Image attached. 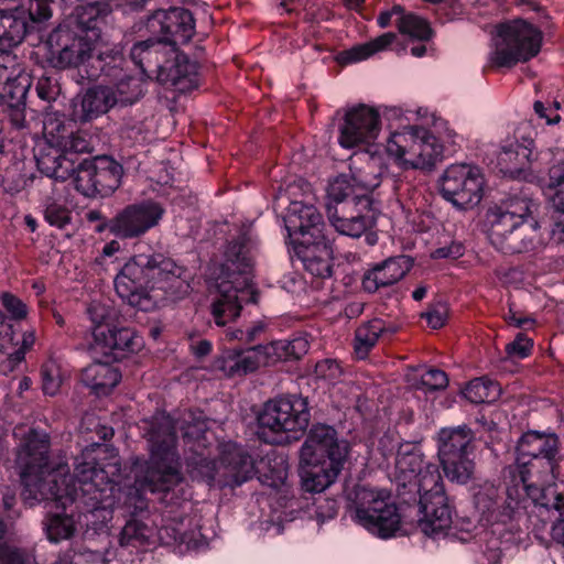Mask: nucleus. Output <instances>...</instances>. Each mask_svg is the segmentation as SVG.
Wrapping results in <instances>:
<instances>
[{"instance_id": "5701e85b", "label": "nucleus", "mask_w": 564, "mask_h": 564, "mask_svg": "<svg viewBox=\"0 0 564 564\" xmlns=\"http://www.w3.org/2000/svg\"><path fill=\"white\" fill-rule=\"evenodd\" d=\"M387 116L389 120L387 132L391 127L400 126H417L427 131L441 147V155L437 160V164L443 160L445 149L442 140L431 130V128L436 129L443 139L449 142H455L457 134L449 127L448 122L427 107L420 106L409 109L391 107L388 109Z\"/></svg>"}, {"instance_id": "7c9ffc66", "label": "nucleus", "mask_w": 564, "mask_h": 564, "mask_svg": "<svg viewBox=\"0 0 564 564\" xmlns=\"http://www.w3.org/2000/svg\"><path fill=\"white\" fill-rule=\"evenodd\" d=\"M474 435L466 426L444 427L437 434L440 460L473 453Z\"/></svg>"}, {"instance_id": "8fccbe9b", "label": "nucleus", "mask_w": 564, "mask_h": 564, "mask_svg": "<svg viewBox=\"0 0 564 564\" xmlns=\"http://www.w3.org/2000/svg\"><path fill=\"white\" fill-rule=\"evenodd\" d=\"M315 377L328 384H335L341 377V368L334 359H323L315 365Z\"/></svg>"}, {"instance_id": "5fc2aeb1", "label": "nucleus", "mask_w": 564, "mask_h": 564, "mask_svg": "<svg viewBox=\"0 0 564 564\" xmlns=\"http://www.w3.org/2000/svg\"><path fill=\"white\" fill-rule=\"evenodd\" d=\"M1 303L12 319L21 321L28 316L26 304L15 295L8 292L3 293Z\"/></svg>"}, {"instance_id": "a878e982", "label": "nucleus", "mask_w": 564, "mask_h": 564, "mask_svg": "<svg viewBox=\"0 0 564 564\" xmlns=\"http://www.w3.org/2000/svg\"><path fill=\"white\" fill-rule=\"evenodd\" d=\"M143 338L131 328H111L98 326L94 330V347L105 355L111 354L115 358L134 354L143 348Z\"/></svg>"}, {"instance_id": "864d4df0", "label": "nucleus", "mask_w": 564, "mask_h": 564, "mask_svg": "<svg viewBox=\"0 0 564 564\" xmlns=\"http://www.w3.org/2000/svg\"><path fill=\"white\" fill-rule=\"evenodd\" d=\"M45 220L57 228H64L70 221V212L63 205L52 203L44 212Z\"/></svg>"}, {"instance_id": "4be33fe9", "label": "nucleus", "mask_w": 564, "mask_h": 564, "mask_svg": "<svg viewBox=\"0 0 564 564\" xmlns=\"http://www.w3.org/2000/svg\"><path fill=\"white\" fill-rule=\"evenodd\" d=\"M165 214L159 202L148 199L127 206L110 223L109 230L121 238L139 237L156 227Z\"/></svg>"}, {"instance_id": "4468645a", "label": "nucleus", "mask_w": 564, "mask_h": 564, "mask_svg": "<svg viewBox=\"0 0 564 564\" xmlns=\"http://www.w3.org/2000/svg\"><path fill=\"white\" fill-rule=\"evenodd\" d=\"M542 31L534 24L516 19L495 28L488 55L490 66L510 68L518 63H525L541 51Z\"/></svg>"}, {"instance_id": "6e6d98bb", "label": "nucleus", "mask_w": 564, "mask_h": 564, "mask_svg": "<svg viewBox=\"0 0 564 564\" xmlns=\"http://www.w3.org/2000/svg\"><path fill=\"white\" fill-rule=\"evenodd\" d=\"M422 316L432 328L437 329L444 326L448 316V307L444 302H436Z\"/></svg>"}, {"instance_id": "9d476101", "label": "nucleus", "mask_w": 564, "mask_h": 564, "mask_svg": "<svg viewBox=\"0 0 564 564\" xmlns=\"http://www.w3.org/2000/svg\"><path fill=\"white\" fill-rule=\"evenodd\" d=\"M426 477L419 491V529L435 541H467L471 522L455 520V507L444 490L441 473L433 469Z\"/></svg>"}, {"instance_id": "f704fd0d", "label": "nucleus", "mask_w": 564, "mask_h": 564, "mask_svg": "<svg viewBox=\"0 0 564 564\" xmlns=\"http://www.w3.org/2000/svg\"><path fill=\"white\" fill-rule=\"evenodd\" d=\"M107 86L89 88L80 100V111L75 108L74 116L80 121L93 120L113 108Z\"/></svg>"}, {"instance_id": "4c0bfd02", "label": "nucleus", "mask_w": 564, "mask_h": 564, "mask_svg": "<svg viewBox=\"0 0 564 564\" xmlns=\"http://www.w3.org/2000/svg\"><path fill=\"white\" fill-rule=\"evenodd\" d=\"M470 454H463L440 460L445 476L453 482L467 484L475 475V463Z\"/></svg>"}, {"instance_id": "69168bd1", "label": "nucleus", "mask_w": 564, "mask_h": 564, "mask_svg": "<svg viewBox=\"0 0 564 564\" xmlns=\"http://www.w3.org/2000/svg\"><path fill=\"white\" fill-rule=\"evenodd\" d=\"M387 443H390V440L389 437H382L380 440V447L378 448V451L381 453V456H382V460H379V458H377V454L375 452L371 453V456L378 460V464L379 465H383L386 462H388L389 457L392 456L393 454V449H394V445H392L389 449L386 447V444Z\"/></svg>"}, {"instance_id": "412c9836", "label": "nucleus", "mask_w": 564, "mask_h": 564, "mask_svg": "<svg viewBox=\"0 0 564 564\" xmlns=\"http://www.w3.org/2000/svg\"><path fill=\"white\" fill-rule=\"evenodd\" d=\"M143 56L149 72H152V65L156 68V79L160 84L178 93H187L198 86L197 63L177 50L175 53L159 55V62L154 55L151 58L148 55Z\"/></svg>"}, {"instance_id": "c03bdc74", "label": "nucleus", "mask_w": 564, "mask_h": 564, "mask_svg": "<svg viewBox=\"0 0 564 564\" xmlns=\"http://www.w3.org/2000/svg\"><path fill=\"white\" fill-rule=\"evenodd\" d=\"M267 463L269 470L262 471L259 469V480L268 487L280 489L284 486L288 478L286 462L282 457L274 458L273 460L267 457Z\"/></svg>"}, {"instance_id": "603ef678", "label": "nucleus", "mask_w": 564, "mask_h": 564, "mask_svg": "<svg viewBox=\"0 0 564 564\" xmlns=\"http://www.w3.org/2000/svg\"><path fill=\"white\" fill-rule=\"evenodd\" d=\"M533 341L527 335L519 333L514 340L506 346V352L509 358L524 359L532 350Z\"/></svg>"}, {"instance_id": "4d7b16f0", "label": "nucleus", "mask_w": 564, "mask_h": 564, "mask_svg": "<svg viewBox=\"0 0 564 564\" xmlns=\"http://www.w3.org/2000/svg\"><path fill=\"white\" fill-rule=\"evenodd\" d=\"M553 507L557 518L552 524L551 535L554 541L564 545V492L556 496Z\"/></svg>"}, {"instance_id": "3c124183", "label": "nucleus", "mask_w": 564, "mask_h": 564, "mask_svg": "<svg viewBox=\"0 0 564 564\" xmlns=\"http://www.w3.org/2000/svg\"><path fill=\"white\" fill-rule=\"evenodd\" d=\"M447 384V375L440 369H429L421 373L420 388L426 391L445 389Z\"/></svg>"}, {"instance_id": "680f3d73", "label": "nucleus", "mask_w": 564, "mask_h": 564, "mask_svg": "<svg viewBox=\"0 0 564 564\" xmlns=\"http://www.w3.org/2000/svg\"><path fill=\"white\" fill-rule=\"evenodd\" d=\"M403 9L400 6H394L390 11L381 12L378 17V25L387 28L392 22L399 26V18H401Z\"/></svg>"}, {"instance_id": "393cba45", "label": "nucleus", "mask_w": 564, "mask_h": 564, "mask_svg": "<svg viewBox=\"0 0 564 564\" xmlns=\"http://www.w3.org/2000/svg\"><path fill=\"white\" fill-rule=\"evenodd\" d=\"M438 470V467L430 462L424 460V456L419 447L412 444H405L399 447L395 457V481L403 486H414L417 492L422 490L423 478Z\"/></svg>"}, {"instance_id": "2f4dec72", "label": "nucleus", "mask_w": 564, "mask_h": 564, "mask_svg": "<svg viewBox=\"0 0 564 564\" xmlns=\"http://www.w3.org/2000/svg\"><path fill=\"white\" fill-rule=\"evenodd\" d=\"M82 380L95 394L107 395L120 382L121 373L113 365L94 362L83 370Z\"/></svg>"}, {"instance_id": "1a4fd4ad", "label": "nucleus", "mask_w": 564, "mask_h": 564, "mask_svg": "<svg viewBox=\"0 0 564 564\" xmlns=\"http://www.w3.org/2000/svg\"><path fill=\"white\" fill-rule=\"evenodd\" d=\"M538 204L525 195L510 196L491 206L486 214L488 237L491 243L506 253H522L542 248L546 241L536 221L518 239V231L532 217Z\"/></svg>"}, {"instance_id": "c9c22d12", "label": "nucleus", "mask_w": 564, "mask_h": 564, "mask_svg": "<svg viewBox=\"0 0 564 564\" xmlns=\"http://www.w3.org/2000/svg\"><path fill=\"white\" fill-rule=\"evenodd\" d=\"M36 163L41 173L59 182L73 178L77 170L75 162L66 154H61L57 149L39 156Z\"/></svg>"}, {"instance_id": "e433bc0d", "label": "nucleus", "mask_w": 564, "mask_h": 564, "mask_svg": "<svg viewBox=\"0 0 564 564\" xmlns=\"http://www.w3.org/2000/svg\"><path fill=\"white\" fill-rule=\"evenodd\" d=\"M463 394L471 403H491L499 399L501 388L498 382L481 377L469 381Z\"/></svg>"}, {"instance_id": "052dcab7", "label": "nucleus", "mask_w": 564, "mask_h": 564, "mask_svg": "<svg viewBox=\"0 0 564 564\" xmlns=\"http://www.w3.org/2000/svg\"><path fill=\"white\" fill-rule=\"evenodd\" d=\"M11 346H13L12 326L6 322V317L0 311V351L7 354Z\"/></svg>"}, {"instance_id": "c85d7f7f", "label": "nucleus", "mask_w": 564, "mask_h": 564, "mask_svg": "<svg viewBox=\"0 0 564 564\" xmlns=\"http://www.w3.org/2000/svg\"><path fill=\"white\" fill-rule=\"evenodd\" d=\"M410 260L404 256L389 258L365 273L362 289L368 293H375L380 288L398 282L410 270Z\"/></svg>"}, {"instance_id": "b1692460", "label": "nucleus", "mask_w": 564, "mask_h": 564, "mask_svg": "<svg viewBox=\"0 0 564 564\" xmlns=\"http://www.w3.org/2000/svg\"><path fill=\"white\" fill-rule=\"evenodd\" d=\"M539 155L534 141L523 138L521 141L517 140L501 148L498 164L503 175L532 182L536 178L535 164Z\"/></svg>"}, {"instance_id": "dca6fc26", "label": "nucleus", "mask_w": 564, "mask_h": 564, "mask_svg": "<svg viewBox=\"0 0 564 564\" xmlns=\"http://www.w3.org/2000/svg\"><path fill=\"white\" fill-rule=\"evenodd\" d=\"M307 401L297 395L268 401L258 415L259 433L268 442L289 441L306 430L310 422Z\"/></svg>"}, {"instance_id": "20e7f679", "label": "nucleus", "mask_w": 564, "mask_h": 564, "mask_svg": "<svg viewBox=\"0 0 564 564\" xmlns=\"http://www.w3.org/2000/svg\"><path fill=\"white\" fill-rule=\"evenodd\" d=\"M440 153V144L421 127H391L382 145H372L354 154L349 174L360 192L368 195L380 185L390 163L404 172L429 173L436 167Z\"/></svg>"}, {"instance_id": "cd10ccee", "label": "nucleus", "mask_w": 564, "mask_h": 564, "mask_svg": "<svg viewBox=\"0 0 564 564\" xmlns=\"http://www.w3.org/2000/svg\"><path fill=\"white\" fill-rule=\"evenodd\" d=\"M543 191L554 208L553 225L549 231L550 241L561 243L564 241V164H556L550 169L549 182Z\"/></svg>"}, {"instance_id": "39448f33", "label": "nucleus", "mask_w": 564, "mask_h": 564, "mask_svg": "<svg viewBox=\"0 0 564 564\" xmlns=\"http://www.w3.org/2000/svg\"><path fill=\"white\" fill-rule=\"evenodd\" d=\"M117 294L140 311H152L166 300L188 293L189 274L163 254H139L124 263L116 275Z\"/></svg>"}, {"instance_id": "aec40b11", "label": "nucleus", "mask_w": 564, "mask_h": 564, "mask_svg": "<svg viewBox=\"0 0 564 564\" xmlns=\"http://www.w3.org/2000/svg\"><path fill=\"white\" fill-rule=\"evenodd\" d=\"M109 62L104 63L105 69L99 70L110 77L113 83L106 85L115 107H128L139 102L147 90V82L150 78L148 75V66L143 58V68L133 62L141 70L139 75H129L122 67L123 57L119 51L108 55Z\"/></svg>"}, {"instance_id": "6e6552de", "label": "nucleus", "mask_w": 564, "mask_h": 564, "mask_svg": "<svg viewBox=\"0 0 564 564\" xmlns=\"http://www.w3.org/2000/svg\"><path fill=\"white\" fill-rule=\"evenodd\" d=\"M349 443L326 424L314 425L300 452V477L304 491L319 494L336 482L348 457Z\"/></svg>"}, {"instance_id": "7ed1b4c3", "label": "nucleus", "mask_w": 564, "mask_h": 564, "mask_svg": "<svg viewBox=\"0 0 564 564\" xmlns=\"http://www.w3.org/2000/svg\"><path fill=\"white\" fill-rule=\"evenodd\" d=\"M517 464L510 473L514 475L513 486L507 489V498L499 503L498 488L484 482L474 488V505L479 513V527L474 538L490 563L500 560L505 544L521 540L518 519L527 508L528 498L536 500L550 481V474L533 475L534 464L530 459L544 458L547 471L553 470V459L558 452V437L536 431L524 433L517 445Z\"/></svg>"}, {"instance_id": "a211bd4d", "label": "nucleus", "mask_w": 564, "mask_h": 564, "mask_svg": "<svg viewBox=\"0 0 564 564\" xmlns=\"http://www.w3.org/2000/svg\"><path fill=\"white\" fill-rule=\"evenodd\" d=\"M284 197L289 200L283 218L289 243L292 246L302 240L322 238V215L314 206V195L310 184L303 180L290 183L284 189V194L280 193L279 199Z\"/></svg>"}, {"instance_id": "37998d69", "label": "nucleus", "mask_w": 564, "mask_h": 564, "mask_svg": "<svg viewBox=\"0 0 564 564\" xmlns=\"http://www.w3.org/2000/svg\"><path fill=\"white\" fill-rule=\"evenodd\" d=\"M0 564H50V562L37 556L32 549L3 544L0 545Z\"/></svg>"}, {"instance_id": "a19ab883", "label": "nucleus", "mask_w": 564, "mask_h": 564, "mask_svg": "<svg viewBox=\"0 0 564 564\" xmlns=\"http://www.w3.org/2000/svg\"><path fill=\"white\" fill-rule=\"evenodd\" d=\"M399 32L406 35L411 41L429 42L433 36V31L429 22L413 13L402 12L399 18Z\"/></svg>"}, {"instance_id": "338daca9", "label": "nucleus", "mask_w": 564, "mask_h": 564, "mask_svg": "<svg viewBox=\"0 0 564 564\" xmlns=\"http://www.w3.org/2000/svg\"><path fill=\"white\" fill-rule=\"evenodd\" d=\"M306 4L304 0H280V8L285 12L296 11L300 7L306 9Z\"/></svg>"}, {"instance_id": "f8f14e48", "label": "nucleus", "mask_w": 564, "mask_h": 564, "mask_svg": "<svg viewBox=\"0 0 564 564\" xmlns=\"http://www.w3.org/2000/svg\"><path fill=\"white\" fill-rule=\"evenodd\" d=\"M147 29L154 36L134 44L131 48V59L143 68V55H153L159 62V55L175 53L178 44L187 43L195 33L193 14L184 8H171L155 11L147 22Z\"/></svg>"}, {"instance_id": "f03ea898", "label": "nucleus", "mask_w": 564, "mask_h": 564, "mask_svg": "<svg viewBox=\"0 0 564 564\" xmlns=\"http://www.w3.org/2000/svg\"><path fill=\"white\" fill-rule=\"evenodd\" d=\"M89 444L75 458V475L66 464L48 460V435L34 429L17 427L20 438L15 465L23 486L24 501L34 506L54 501L56 511L45 520L48 541L58 543L80 536L84 543L110 538L115 507L120 502L115 487L106 482L119 471L116 448L102 444L113 435V429L101 425L94 415H85L80 424Z\"/></svg>"}, {"instance_id": "ddd939ff", "label": "nucleus", "mask_w": 564, "mask_h": 564, "mask_svg": "<svg viewBox=\"0 0 564 564\" xmlns=\"http://www.w3.org/2000/svg\"><path fill=\"white\" fill-rule=\"evenodd\" d=\"M310 349L305 336L273 340L248 349H223L214 361V369L227 377L245 376L261 366L273 365L291 358L299 359Z\"/></svg>"}, {"instance_id": "72a5a7b5", "label": "nucleus", "mask_w": 564, "mask_h": 564, "mask_svg": "<svg viewBox=\"0 0 564 564\" xmlns=\"http://www.w3.org/2000/svg\"><path fill=\"white\" fill-rule=\"evenodd\" d=\"M95 172L97 194L108 196L112 194L121 183L122 166L113 159L102 155L91 160Z\"/></svg>"}, {"instance_id": "2eb2a0df", "label": "nucleus", "mask_w": 564, "mask_h": 564, "mask_svg": "<svg viewBox=\"0 0 564 564\" xmlns=\"http://www.w3.org/2000/svg\"><path fill=\"white\" fill-rule=\"evenodd\" d=\"M351 519L382 540L393 538L401 527V514L389 492L367 487L355 490Z\"/></svg>"}, {"instance_id": "bf43d9fd", "label": "nucleus", "mask_w": 564, "mask_h": 564, "mask_svg": "<svg viewBox=\"0 0 564 564\" xmlns=\"http://www.w3.org/2000/svg\"><path fill=\"white\" fill-rule=\"evenodd\" d=\"M560 108L558 102H554L551 106H545L541 101L534 102V111L540 117L546 120L547 124H555L558 123L561 120L560 115L557 113V110Z\"/></svg>"}, {"instance_id": "a18cd8bd", "label": "nucleus", "mask_w": 564, "mask_h": 564, "mask_svg": "<svg viewBox=\"0 0 564 564\" xmlns=\"http://www.w3.org/2000/svg\"><path fill=\"white\" fill-rule=\"evenodd\" d=\"M91 160H85L77 165L73 177L75 188L84 196L91 197L97 195V185L95 182V172Z\"/></svg>"}, {"instance_id": "de8ad7c7", "label": "nucleus", "mask_w": 564, "mask_h": 564, "mask_svg": "<svg viewBox=\"0 0 564 564\" xmlns=\"http://www.w3.org/2000/svg\"><path fill=\"white\" fill-rule=\"evenodd\" d=\"M87 313L93 323V332L98 326H104L107 329L115 325L113 318L116 316V312L111 306L93 301L87 308Z\"/></svg>"}, {"instance_id": "e2e57ef3", "label": "nucleus", "mask_w": 564, "mask_h": 564, "mask_svg": "<svg viewBox=\"0 0 564 564\" xmlns=\"http://www.w3.org/2000/svg\"><path fill=\"white\" fill-rule=\"evenodd\" d=\"M505 318L509 325L518 328L531 329L534 326L533 318L518 316V314L513 311L512 307H510Z\"/></svg>"}, {"instance_id": "f257e3e1", "label": "nucleus", "mask_w": 564, "mask_h": 564, "mask_svg": "<svg viewBox=\"0 0 564 564\" xmlns=\"http://www.w3.org/2000/svg\"><path fill=\"white\" fill-rule=\"evenodd\" d=\"M149 425V460L135 459L130 475L123 479L120 467L116 476L106 479L120 499L115 510H123L127 517L118 534V546L113 549V556L120 564H141L148 551L159 544L174 546L180 553L203 551L209 545L195 517L171 518L159 530L148 508L145 492L161 494L163 500L177 506L189 496L175 449L177 429L183 432L185 446L191 452L186 470L193 480L209 488L235 489L256 474L252 457L237 443L218 444L212 457L209 446L214 435L202 413L187 412L177 420L158 413Z\"/></svg>"}, {"instance_id": "0e129e2a", "label": "nucleus", "mask_w": 564, "mask_h": 564, "mask_svg": "<svg viewBox=\"0 0 564 564\" xmlns=\"http://www.w3.org/2000/svg\"><path fill=\"white\" fill-rule=\"evenodd\" d=\"M462 254V248L458 245H453L451 247H442L436 249L432 257L436 259H444V258H456Z\"/></svg>"}, {"instance_id": "79ce46f5", "label": "nucleus", "mask_w": 564, "mask_h": 564, "mask_svg": "<svg viewBox=\"0 0 564 564\" xmlns=\"http://www.w3.org/2000/svg\"><path fill=\"white\" fill-rule=\"evenodd\" d=\"M42 389L47 395H55L59 391L63 381L66 378L67 370L62 364L53 358L46 360L41 370Z\"/></svg>"}, {"instance_id": "f3484780", "label": "nucleus", "mask_w": 564, "mask_h": 564, "mask_svg": "<svg viewBox=\"0 0 564 564\" xmlns=\"http://www.w3.org/2000/svg\"><path fill=\"white\" fill-rule=\"evenodd\" d=\"M436 188L440 196L454 209L468 212L481 203L486 177L478 165L452 163L438 175Z\"/></svg>"}, {"instance_id": "bb28decb", "label": "nucleus", "mask_w": 564, "mask_h": 564, "mask_svg": "<svg viewBox=\"0 0 564 564\" xmlns=\"http://www.w3.org/2000/svg\"><path fill=\"white\" fill-rule=\"evenodd\" d=\"M292 248L306 272L321 279L332 275L333 251L324 235L319 239L302 240Z\"/></svg>"}, {"instance_id": "0eeeda50", "label": "nucleus", "mask_w": 564, "mask_h": 564, "mask_svg": "<svg viewBox=\"0 0 564 564\" xmlns=\"http://www.w3.org/2000/svg\"><path fill=\"white\" fill-rule=\"evenodd\" d=\"M106 6L88 3L76 9L75 29L59 25L51 35L50 43L56 42L61 50L50 61L57 68H77L82 77L94 79L105 69V52L100 48V25L105 23Z\"/></svg>"}, {"instance_id": "9b49d317", "label": "nucleus", "mask_w": 564, "mask_h": 564, "mask_svg": "<svg viewBox=\"0 0 564 564\" xmlns=\"http://www.w3.org/2000/svg\"><path fill=\"white\" fill-rule=\"evenodd\" d=\"M327 197L336 204L344 203L340 209L327 205V216L332 226L340 235L360 237L375 224V213L369 195L360 192L351 175L341 173L332 178L327 186Z\"/></svg>"}, {"instance_id": "473e14b6", "label": "nucleus", "mask_w": 564, "mask_h": 564, "mask_svg": "<svg viewBox=\"0 0 564 564\" xmlns=\"http://www.w3.org/2000/svg\"><path fill=\"white\" fill-rule=\"evenodd\" d=\"M395 40V33H383L369 42L356 44L339 52L336 56V61L340 65H350L366 61L375 54L386 51L394 43Z\"/></svg>"}, {"instance_id": "58836bf2", "label": "nucleus", "mask_w": 564, "mask_h": 564, "mask_svg": "<svg viewBox=\"0 0 564 564\" xmlns=\"http://www.w3.org/2000/svg\"><path fill=\"white\" fill-rule=\"evenodd\" d=\"M384 330L382 319H372L357 328L355 335V351L358 358L364 359L369 350L376 345Z\"/></svg>"}, {"instance_id": "c756f323", "label": "nucleus", "mask_w": 564, "mask_h": 564, "mask_svg": "<svg viewBox=\"0 0 564 564\" xmlns=\"http://www.w3.org/2000/svg\"><path fill=\"white\" fill-rule=\"evenodd\" d=\"M43 132L52 148L62 152L83 153L89 150L88 141L73 131L55 117L47 116L43 122Z\"/></svg>"}, {"instance_id": "6ab92c4d", "label": "nucleus", "mask_w": 564, "mask_h": 564, "mask_svg": "<svg viewBox=\"0 0 564 564\" xmlns=\"http://www.w3.org/2000/svg\"><path fill=\"white\" fill-rule=\"evenodd\" d=\"M379 111L371 106L359 104L348 108L339 127L338 143L344 149L382 145L378 143L381 133Z\"/></svg>"}, {"instance_id": "423d86ee", "label": "nucleus", "mask_w": 564, "mask_h": 564, "mask_svg": "<svg viewBox=\"0 0 564 564\" xmlns=\"http://www.w3.org/2000/svg\"><path fill=\"white\" fill-rule=\"evenodd\" d=\"M252 242L246 235L229 243L224 261L207 269L212 315L216 325L225 326L235 321L243 303L256 302L257 292L252 283Z\"/></svg>"}, {"instance_id": "49530a36", "label": "nucleus", "mask_w": 564, "mask_h": 564, "mask_svg": "<svg viewBox=\"0 0 564 564\" xmlns=\"http://www.w3.org/2000/svg\"><path fill=\"white\" fill-rule=\"evenodd\" d=\"M108 540L109 538L96 541L94 544L85 543L83 550L75 552L79 564H109L112 560H117L113 556V550L95 547L99 543L108 542Z\"/></svg>"}, {"instance_id": "09e8293b", "label": "nucleus", "mask_w": 564, "mask_h": 564, "mask_svg": "<svg viewBox=\"0 0 564 564\" xmlns=\"http://www.w3.org/2000/svg\"><path fill=\"white\" fill-rule=\"evenodd\" d=\"M35 339V332L30 329L23 333L21 345L13 341V346L7 351L8 368L10 371L24 359L25 352L33 347Z\"/></svg>"}, {"instance_id": "774afa93", "label": "nucleus", "mask_w": 564, "mask_h": 564, "mask_svg": "<svg viewBox=\"0 0 564 564\" xmlns=\"http://www.w3.org/2000/svg\"><path fill=\"white\" fill-rule=\"evenodd\" d=\"M264 329V324L262 322H257L253 326L246 330V343L253 341L259 334H261Z\"/></svg>"}, {"instance_id": "ea45409f", "label": "nucleus", "mask_w": 564, "mask_h": 564, "mask_svg": "<svg viewBox=\"0 0 564 564\" xmlns=\"http://www.w3.org/2000/svg\"><path fill=\"white\" fill-rule=\"evenodd\" d=\"M399 32L406 35L411 41L429 42L433 36V31L429 22L413 13L402 12L399 18Z\"/></svg>"}, {"instance_id": "13d9d810", "label": "nucleus", "mask_w": 564, "mask_h": 564, "mask_svg": "<svg viewBox=\"0 0 564 564\" xmlns=\"http://www.w3.org/2000/svg\"><path fill=\"white\" fill-rule=\"evenodd\" d=\"M36 93L42 100L52 101L58 94V86L52 78L42 76L36 84Z\"/></svg>"}]
</instances>
